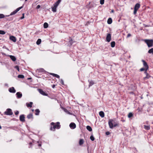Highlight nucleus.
Segmentation results:
<instances>
[{"label":"nucleus","instance_id":"obj_12","mask_svg":"<svg viewBox=\"0 0 153 153\" xmlns=\"http://www.w3.org/2000/svg\"><path fill=\"white\" fill-rule=\"evenodd\" d=\"M10 39L14 42H16V38L14 36H11L10 37Z\"/></svg>","mask_w":153,"mask_h":153},{"label":"nucleus","instance_id":"obj_13","mask_svg":"<svg viewBox=\"0 0 153 153\" xmlns=\"http://www.w3.org/2000/svg\"><path fill=\"white\" fill-rule=\"evenodd\" d=\"M16 95L18 98H20L22 96V94L20 92H17L16 93Z\"/></svg>","mask_w":153,"mask_h":153},{"label":"nucleus","instance_id":"obj_20","mask_svg":"<svg viewBox=\"0 0 153 153\" xmlns=\"http://www.w3.org/2000/svg\"><path fill=\"white\" fill-rule=\"evenodd\" d=\"M151 76L150 75L148 74L146 75V76L144 77L143 79L144 80H146L147 79H149L150 77Z\"/></svg>","mask_w":153,"mask_h":153},{"label":"nucleus","instance_id":"obj_40","mask_svg":"<svg viewBox=\"0 0 153 153\" xmlns=\"http://www.w3.org/2000/svg\"><path fill=\"white\" fill-rule=\"evenodd\" d=\"M59 4L58 3H57L56 2L54 4V6L55 7H57L59 5Z\"/></svg>","mask_w":153,"mask_h":153},{"label":"nucleus","instance_id":"obj_24","mask_svg":"<svg viewBox=\"0 0 153 153\" xmlns=\"http://www.w3.org/2000/svg\"><path fill=\"white\" fill-rule=\"evenodd\" d=\"M43 26H44V27L45 28H47L48 27V23L47 22L44 23V24Z\"/></svg>","mask_w":153,"mask_h":153},{"label":"nucleus","instance_id":"obj_53","mask_svg":"<svg viewBox=\"0 0 153 153\" xmlns=\"http://www.w3.org/2000/svg\"><path fill=\"white\" fill-rule=\"evenodd\" d=\"M22 16H24V13H23L22 14Z\"/></svg>","mask_w":153,"mask_h":153},{"label":"nucleus","instance_id":"obj_32","mask_svg":"<svg viewBox=\"0 0 153 153\" xmlns=\"http://www.w3.org/2000/svg\"><path fill=\"white\" fill-rule=\"evenodd\" d=\"M6 33V32L4 31L0 30V34L4 35Z\"/></svg>","mask_w":153,"mask_h":153},{"label":"nucleus","instance_id":"obj_56","mask_svg":"<svg viewBox=\"0 0 153 153\" xmlns=\"http://www.w3.org/2000/svg\"><path fill=\"white\" fill-rule=\"evenodd\" d=\"M72 41V40H71L70 41V42L71 43V41Z\"/></svg>","mask_w":153,"mask_h":153},{"label":"nucleus","instance_id":"obj_19","mask_svg":"<svg viewBox=\"0 0 153 153\" xmlns=\"http://www.w3.org/2000/svg\"><path fill=\"white\" fill-rule=\"evenodd\" d=\"M112 20L111 18H110L108 19L107 20V23L108 24H110L112 23Z\"/></svg>","mask_w":153,"mask_h":153},{"label":"nucleus","instance_id":"obj_49","mask_svg":"<svg viewBox=\"0 0 153 153\" xmlns=\"http://www.w3.org/2000/svg\"><path fill=\"white\" fill-rule=\"evenodd\" d=\"M61 0H58L56 2L57 3H58L59 4L61 1Z\"/></svg>","mask_w":153,"mask_h":153},{"label":"nucleus","instance_id":"obj_30","mask_svg":"<svg viewBox=\"0 0 153 153\" xmlns=\"http://www.w3.org/2000/svg\"><path fill=\"white\" fill-rule=\"evenodd\" d=\"M94 84V82L93 81L91 80V81H90L89 86H91L92 85H93Z\"/></svg>","mask_w":153,"mask_h":153},{"label":"nucleus","instance_id":"obj_5","mask_svg":"<svg viewBox=\"0 0 153 153\" xmlns=\"http://www.w3.org/2000/svg\"><path fill=\"white\" fill-rule=\"evenodd\" d=\"M140 7V5L139 3H137L135 5L134 11V14H136L137 10Z\"/></svg>","mask_w":153,"mask_h":153},{"label":"nucleus","instance_id":"obj_54","mask_svg":"<svg viewBox=\"0 0 153 153\" xmlns=\"http://www.w3.org/2000/svg\"><path fill=\"white\" fill-rule=\"evenodd\" d=\"M114 12V11L113 10H112V11H111V12Z\"/></svg>","mask_w":153,"mask_h":153},{"label":"nucleus","instance_id":"obj_46","mask_svg":"<svg viewBox=\"0 0 153 153\" xmlns=\"http://www.w3.org/2000/svg\"><path fill=\"white\" fill-rule=\"evenodd\" d=\"M107 135H108L110 134V133L109 131H107L105 133Z\"/></svg>","mask_w":153,"mask_h":153},{"label":"nucleus","instance_id":"obj_1","mask_svg":"<svg viewBox=\"0 0 153 153\" xmlns=\"http://www.w3.org/2000/svg\"><path fill=\"white\" fill-rule=\"evenodd\" d=\"M51 125L53 126V128L52 126H51L50 128V130H51L54 131L55 128L59 129L60 128V126L59 122H57L56 123V124H55V123L53 122H52L51 123Z\"/></svg>","mask_w":153,"mask_h":153},{"label":"nucleus","instance_id":"obj_55","mask_svg":"<svg viewBox=\"0 0 153 153\" xmlns=\"http://www.w3.org/2000/svg\"><path fill=\"white\" fill-rule=\"evenodd\" d=\"M9 16V15H8V16L6 15L5 16L6 17V16Z\"/></svg>","mask_w":153,"mask_h":153},{"label":"nucleus","instance_id":"obj_17","mask_svg":"<svg viewBox=\"0 0 153 153\" xmlns=\"http://www.w3.org/2000/svg\"><path fill=\"white\" fill-rule=\"evenodd\" d=\"M99 114L101 117H104V113L102 111H100L99 112Z\"/></svg>","mask_w":153,"mask_h":153},{"label":"nucleus","instance_id":"obj_31","mask_svg":"<svg viewBox=\"0 0 153 153\" xmlns=\"http://www.w3.org/2000/svg\"><path fill=\"white\" fill-rule=\"evenodd\" d=\"M18 77L19 78L23 79L24 78V76L23 75L20 74L18 75Z\"/></svg>","mask_w":153,"mask_h":153},{"label":"nucleus","instance_id":"obj_27","mask_svg":"<svg viewBox=\"0 0 153 153\" xmlns=\"http://www.w3.org/2000/svg\"><path fill=\"white\" fill-rule=\"evenodd\" d=\"M41 39H39L37 40L36 42V43L37 45H39L41 43Z\"/></svg>","mask_w":153,"mask_h":153},{"label":"nucleus","instance_id":"obj_41","mask_svg":"<svg viewBox=\"0 0 153 153\" xmlns=\"http://www.w3.org/2000/svg\"><path fill=\"white\" fill-rule=\"evenodd\" d=\"M15 68L19 71V66L16 65L15 66Z\"/></svg>","mask_w":153,"mask_h":153},{"label":"nucleus","instance_id":"obj_2","mask_svg":"<svg viewBox=\"0 0 153 153\" xmlns=\"http://www.w3.org/2000/svg\"><path fill=\"white\" fill-rule=\"evenodd\" d=\"M114 120L111 119H110L108 121V125L110 128H113L114 127H115L118 126L117 123H116L114 122Z\"/></svg>","mask_w":153,"mask_h":153},{"label":"nucleus","instance_id":"obj_14","mask_svg":"<svg viewBox=\"0 0 153 153\" xmlns=\"http://www.w3.org/2000/svg\"><path fill=\"white\" fill-rule=\"evenodd\" d=\"M9 57L11 59L13 62L15 61L16 60V58L14 56L9 55Z\"/></svg>","mask_w":153,"mask_h":153},{"label":"nucleus","instance_id":"obj_29","mask_svg":"<svg viewBox=\"0 0 153 153\" xmlns=\"http://www.w3.org/2000/svg\"><path fill=\"white\" fill-rule=\"evenodd\" d=\"M148 53H149L153 54V48L149 49L148 51Z\"/></svg>","mask_w":153,"mask_h":153},{"label":"nucleus","instance_id":"obj_50","mask_svg":"<svg viewBox=\"0 0 153 153\" xmlns=\"http://www.w3.org/2000/svg\"><path fill=\"white\" fill-rule=\"evenodd\" d=\"M24 17H25L24 16H22V17H21L20 18V19H23L24 18Z\"/></svg>","mask_w":153,"mask_h":153},{"label":"nucleus","instance_id":"obj_22","mask_svg":"<svg viewBox=\"0 0 153 153\" xmlns=\"http://www.w3.org/2000/svg\"><path fill=\"white\" fill-rule=\"evenodd\" d=\"M115 45V42L114 41L112 42L111 43V46L112 48H114V47Z\"/></svg>","mask_w":153,"mask_h":153},{"label":"nucleus","instance_id":"obj_52","mask_svg":"<svg viewBox=\"0 0 153 153\" xmlns=\"http://www.w3.org/2000/svg\"><path fill=\"white\" fill-rule=\"evenodd\" d=\"M38 146H41V144H39Z\"/></svg>","mask_w":153,"mask_h":153},{"label":"nucleus","instance_id":"obj_18","mask_svg":"<svg viewBox=\"0 0 153 153\" xmlns=\"http://www.w3.org/2000/svg\"><path fill=\"white\" fill-rule=\"evenodd\" d=\"M50 74L51 75H52L56 77L57 78H59L60 77L57 74H56L52 73H50Z\"/></svg>","mask_w":153,"mask_h":153},{"label":"nucleus","instance_id":"obj_36","mask_svg":"<svg viewBox=\"0 0 153 153\" xmlns=\"http://www.w3.org/2000/svg\"><path fill=\"white\" fill-rule=\"evenodd\" d=\"M5 17L4 15L2 14H0V19L3 18Z\"/></svg>","mask_w":153,"mask_h":153},{"label":"nucleus","instance_id":"obj_51","mask_svg":"<svg viewBox=\"0 0 153 153\" xmlns=\"http://www.w3.org/2000/svg\"><path fill=\"white\" fill-rule=\"evenodd\" d=\"M55 86V85H52V88H54Z\"/></svg>","mask_w":153,"mask_h":153},{"label":"nucleus","instance_id":"obj_38","mask_svg":"<svg viewBox=\"0 0 153 153\" xmlns=\"http://www.w3.org/2000/svg\"><path fill=\"white\" fill-rule=\"evenodd\" d=\"M39 71L40 72H45V70L43 68L39 69Z\"/></svg>","mask_w":153,"mask_h":153},{"label":"nucleus","instance_id":"obj_45","mask_svg":"<svg viewBox=\"0 0 153 153\" xmlns=\"http://www.w3.org/2000/svg\"><path fill=\"white\" fill-rule=\"evenodd\" d=\"M131 36V35L130 33H128L127 35V37L128 38Z\"/></svg>","mask_w":153,"mask_h":153},{"label":"nucleus","instance_id":"obj_11","mask_svg":"<svg viewBox=\"0 0 153 153\" xmlns=\"http://www.w3.org/2000/svg\"><path fill=\"white\" fill-rule=\"evenodd\" d=\"M9 91L10 93H15L16 92L14 88L13 87H12L9 88Z\"/></svg>","mask_w":153,"mask_h":153},{"label":"nucleus","instance_id":"obj_39","mask_svg":"<svg viewBox=\"0 0 153 153\" xmlns=\"http://www.w3.org/2000/svg\"><path fill=\"white\" fill-rule=\"evenodd\" d=\"M100 4H104V0H100Z\"/></svg>","mask_w":153,"mask_h":153},{"label":"nucleus","instance_id":"obj_58","mask_svg":"<svg viewBox=\"0 0 153 153\" xmlns=\"http://www.w3.org/2000/svg\"><path fill=\"white\" fill-rule=\"evenodd\" d=\"M27 0H25V1H27Z\"/></svg>","mask_w":153,"mask_h":153},{"label":"nucleus","instance_id":"obj_25","mask_svg":"<svg viewBox=\"0 0 153 153\" xmlns=\"http://www.w3.org/2000/svg\"><path fill=\"white\" fill-rule=\"evenodd\" d=\"M35 111L36 112V113H35V114L36 115H38L39 114V113L40 112V111L38 109H36L35 110Z\"/></svg>","mask_w":153,"mask_h":153},{"label":"nucleus","instance_id":"obj_34","mask_svg":"<svg viewBox=\"0 0 153 153\" xmlns=\"http://www.w3.org/2000/svg\"><path fill=\"white\" fill-rule=\"evenodd\" d=\"M133 115L132 113L130 112L128 114V117L129 118H130V117H132Z\"/></svg>","mask_w":153,"mask_h":153},{"label":"nucleus","instance_id":"obj_16","mask_svg":"<svg viewBox=\"0 0 153 153\" xmlns=\"http://www.w3.org/2000/svg\"><path fill=\"white\" fill-rule=\"evenodd\" d=\"M33 104V103L32 102H30L29 103L27 102L26 104L27 107L31 108L32 107Z\"/></svg>","mask_w":153,"mask_h":153},{"label":"nucleus","instance_id":"obj_35","mask_svg":"<svg viewBox=\"0 0 153 153\" xmlns=\"http://www.w3.org/2000/svg\"><path fill=\"white\" fill-rule=\"evenodd\" d=\"M17 13V12H16V10H15L14 11H13V12H12L10 13V15H14L16 13Z\"/></svg>","mask_w":153,"mask_h":153},{"label":"nucleus","instance_id":"obj_33","mask_svg":"<svg viewBox=\"0 0 153 153\" xmlns=\"http://www.w3.org/2000/svg\"><path fill=\"white\" fill-rule=\"evenodd\" d=\"M90 139L92 141H94L95 138L93 136V135H91V136L90 137Z\"/></svg>","mask_w":153,"mask_h":153},{"label":"nucleus","instance_id":"obj_10","mask_svg":"<svg viewBox=\"0 0 153 153\" xmlns=\"http://www.w3.org/2000/svg\"><path fill=\"white\" fill-rule=\"evenodd\" d=\"M25 115L24 114H22L20 115L19 117L20 120L22 122H24L25 121Z\"/></svg>","mask_w":153,"mask_h":153},{"label":"nucleus","instance_id":"obj_23","mask_svg":"<svg viewBox=\"0 0 153 153\" xmlns=\"http://www.w3.org/2000/svg\"><path fill=\"white\" fill-rule=\"evenodd\" d=\"M87 129L90 131H92V129L89 126H86Z\"/></svg>","mask_w":153,"mask_h":153},{"label":"nucleus","instance_id":"obj_44","mask_svg":"<svg viewBox=\"0 0 153 153\" xmlns=\"http://www.w3.org/2000/svg\"><path fill=\"white\" fill-rule=\"evenodd\" d=\"M15 114L16 115H17L19 114V111H17L15 112Z\"/></svg>","mask_w":153,"mask_h":153},{"label":"nucleus","instance_id":"obj_15","mask_svg":"<svg viewBox=\"0 0 153 153\" xmlns=\"http://www.w3.org/2000/svg\"><path fill=\"white\" fill-rule=\"evenodd\" d=\"M27 118L28 119H32V120L33 119V115L32 114H30L27 116Z\"/></svg>","mask_w":153,"mask_h":153},{"label":"nucleus","instance_id":"obj_48","mask_svg":"<svg viewBox=\"0 0 153 153\" xmlns=\"http://www.w3.org/2000/svg\"><path fill=\"white\" fill-rule=\"evenodd\" d=\"M147 70H146H146L145 71L144 73L146 75L147 74H148L147 73Z\"/></svg>","mask_w":153,"mask_h":153},{"label":"nucleus","instance_id":"obj_28","mask_svg":"<svg viewBox=\"0 0 153 153\" xmlns=\"http://www.w3.org/2000/svg\"><path fill=\"white\" fill-rule=\"evenodd\" d=\"M56 8L57 7L54 6L52 7V11L54 12H56Z\"/></svg>","mask_w":153,"mask_h":153},{"label":"nucleus","instance_id":"obj_9","mask_svg":"<svg viewBox=\"0 0 153 153\" xmlns=\"http://www.w3.org/2000/svg\"><path fill=\"white\" fill-rule=\"evenodd\" d=\"M69 126L71 128L74 129L76 128V125L75 123H71L70 124Z\"/></svg>","mask_w":153,"mask_h":153},{"label":"nucleus","instance_id":"obj_59","mask_svg":"<svg viewBox=\"0 0 153 153\" xmlns=\"http://www.w3.org/2000/svg\"><path fill=\"white\" fill-rule=\"evenodd\" d=\"M110 153H111V151H110Z\"/></svg>","mask_w":153,"mask_h":153},{"label":"nucleus","instance_id":"obj_43","mask_svg":"<svg viewBox=\"0 0 153 153\" xmlns=\"http://www.w3.org/2000/svg\"><path fill=\"white\" fill-rule=\"evenodd\" d=\"M60 83L62 84L63 85H64V81L63 80L61 79L60 81Z\"/></svg>","mask_w":153,"mask_h":153},{"label":"nucleus","instance_id":"obj_47","mask_svg":"<svg viewBox=\"0 0 153 153\" xmlns=\"http://www.w3.org/2000/svg\"><path fill=\"white\" fill-rule=\"evenodd\" d=\"M40 7V6L39 5H38L36 7V9H38Z\"/></svg>","mask_w":153,"mask_h":153},{"label":"nucleus","instance_id":"obj_7","mask_svg":"<svg viewBox=\"0 0 153 153\" xmlns=\"http://www.w3.org/2000/svg\"><path fill=\"white\" fill-rule=\"evenodd\" d=\"M142 61L143 62L144 67L146 69V70H148L149 69V66L147 62L143 60H142Z\"/></svg>","mask_w":153,"mask_h":153},{"label":"nucleus","instance_id":"obj_42","mask_svg":"<svg viewBox=\"0 0 153 153\" xmlns=\"http://www.w3.org/2000/svg\"><path fill=\"white\" fill-rule=\"evenodd\" d=\"M145 70H146V68H143L140 69V71H145Z\"/></svg>","mask_w":153,"mask_h":153},{"label":"nucleus","instance_id":"obj_26","mask_svg":"<svg viewBox=\"0 0 153 153\" xmlns=\"http://www.w3.org/2000/svg\"><path fill=\"white\" fill-rule=\"evenodd\" d=\"M84 143V140L83 139H80L79 141V144L80 145H82Z\"/></svg>","mask_w":153,"mask_h":153},{"label":"nucleus","instance_id":"obj_21","mask_svg":"<svg viewBox=\"0 0 153 153\" xmlns=\"http://www.w3.org/2000/svg\"><path fill=\"white\" fill-rule=\"evenodd\" d=\"M144 128L146 130H149L150 129V126L144 125Z\"/></svg>","mask_w":153,"mask_h":153},{"label":"nucleus","instance_id":"obj_8","mask_svg":"<svg viewBox=\"0 0 153 153\" xmlns=\"http://www.w3.org/2000/svg\"><path fill=\"white\" fill-rule=\"evenodd\" d=\"M106 40L108 42L110 41L111 40V34L110 33H108L107 34Z\"/></svg>","mask_w":153,"mask_h":153},{"label":"nucleus","instance_id":"obj_6","mask_svg":"<svg viewBox=\"0 0 153 153\" xmlns=\"http://www.w3.org/2000/svg\"><path fill=\"white\" fill-rule=\"evenodd\" d=\"M38 90L39 92L43 96H48V94L45 93V92L43 91L42 89H38Z\"/></svg>","mask_w":153,"mask_h":153},{"label":"nucleus","instance_id":"obj_57","mask_svg":"<svg viewBox=\"0 0 153 153\" xmlns=\"http://www.w3.org/2000/svg\"><path fill=\"white\" fill-rule=\"evenodd\" d=\"M34 111V110L33 109L32 110V111Z\"/></svg>","mask_w":153,"mask_h":153},{"label":"nucleus","instance_id":"obj_3","mask_svg":"<svg viewBox=\"0 0 153 153\" xmlns=\"http://www.w3.org/2000/svg\"><path fill=\"white\" fill-rule=\"evenodd\" d=\"M145 42L147 44L149 48H150L153 46V39H145Z\"/></svg>","mask_w":153,"mask_h":153},{"label":"nucleus","instance_id":"obj_37","mask_svg":"<svg viewBox=\"0 0 153 153\" xmlns=\"http://www.w3.org/2000/svg\"><path fill=\"white\" fill-rule=\"evenodd\" d=\"M23 8V6L20 7L18 8H17L16 10H15L16 12H17L19 10Z\"/></svg>","mask_w":153,"mask_h":153},{"label":"nucleus","instance_id":"obj_4","mask_svg":"<svg viewBox=\"0 0 153 153\" xmlns=\"http://www.w3.org/2000/svg\"><path fill=\"white\" fill-rule=\"evenodd\" d=\"M4 114L7 115H11L13 114L12 110L10 108H7L4 112Z\"/></svg>","mask_w":153,"mask_h":153}]
</instances>
